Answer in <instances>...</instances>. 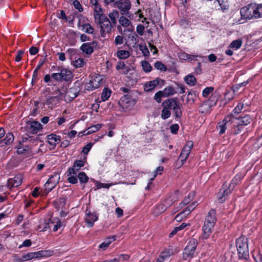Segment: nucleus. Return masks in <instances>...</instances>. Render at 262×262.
<instances>
[{
	"label": "nucleus",
	"instance_id": "obj_27",
	"mask_svg": "<svg viewBox=\"0 0 262 262\" xmlns=\"http://www.w3.org/2000/svg\"><path fill=\"white\" fill-rule=\"evenodd\" d=\"M47 139L48 143L53 147H55L57 143L60 142V137L52 134L47 136Z\"/></svg>",
	"mask_w": 262,
	"mask_h": 262
},
{
	"label": "nucleus",
	"instance_id": "obj_64",
	"mask_svg": "<svg viewBox=\"0 0 262 262\" xmlns=\"http://www.w3.org/2000/svg\"><path fill=\"white\" fill-rule=\"evenodd\" d=\"M93 146V144L92 143H89L86 144L82 149V152L85 155H87L90 150H91L92 147Z\"/></svg>",
	"mask_w": 262,
	"mask_h": 262
},
{
	"label": "nucleus",
	"instance_id": "obj_62",
	"mask_svg": "<svg viewBox=\"0 0 262 262\" xmlns=\"http://www.w3.org/2000/svg\"><path fill=\"white\" fill-rule=\"evenodd\" d=\"M32 244V242L30 239H26L24 241L22 244L18 246L19 249H21L23 247H29Z\"/></svg>",
	"mask_w": 262,
	"mask_h": 262
},
{
	"label": "nucleus",
	"instance_id": "obj_52",
	"mask_svg": "<svg viewBox=\"0 0 262 262\" xmlns=\"http://www.w3.org/2000/svg\"><path fill=\"white\" fill-rule=\"evenodd\" d=\"M245 83H241L238 84H236L234 85H233L232 87V90L231 91L233 92V93L234 95L237 94L238 93V90L242 86H245V84H244Z\"/></svg>",
	"mask_w": 262,
	"mask_h": 262
},
{
	"label": "nucleus",
	"instance_id": "obj_59",
	"mask_svg": "<svg viewBox=\"0 0 262 262\" xmlns=\"http://www.w3.org/2000/svg\"><path fill=\"white\" fill-rule=\"evenodd\" d=\"M129 255L126 254H121L118 255L116 257L118 262L123 260H128L129 258Z\"/></svg>",
	"mask_w": 262,
	"mask_h": 262
},
{
	"label": "nucleus",
	"instance_id": "obj_24",
	"mask_svg": "<svg viewBox=\"0 0 262 262\" xmlns=\"http://www.w3.org/2000/svg\"><path fill=\"white\" fill-rule=\"evenodd\" d=\"M98 216L95 212H86L85 216V222L88 227H92L98 220Z\"/></svg>",
	"mask_w": 262,
	"mask_h": 262
},
{
	"label": "nucleus",
	"instance_id": "obj_49",
	"mask_svg": "<svg viewBox=\"0 0 262 262\" xmlns=\"http://www.w3.org/2000/svg\"><path fill=\"white\" fill-rule=\"evenodd\" d=\"M155 67L161 71H166L167 70L166 66L160 61H156L155 63Z\"/></svg>",
	"mask_w": 262,
	"mask_h": 262
},
{
	"label": "nucleus",
	"instance_id": "obj_16",
	"mask_svg": "<svg viewBox=\"0 0 262 262\" xmlns=\"http://www.w3.org/2000/svg\"><path fill=\"white\" fill-rule=\"evenodd\" d=\"M171 98L164 100L162 103V110L161 117L165 120L170 117L171 115Z\"/></svg>",
	"mask_w": 262,
	"mask_h": 262
},
{
	"label": "nucleus",
	"instance_id": "obj_61",
	"mask_svg": "<svg viewBox=\"0 0 262 262\" xmlns=\"http://www.w3.org/2000/svg\"><path fill=\"white\" fill-rule=\"evenodd\" d=\"M179 128L177 124H172L170 127V132L172 134H177Z\"/></svg>",
	"mask_w": 262,
	"mask_h": 262
},
{
	"label": "nucleus",
	"instance_id": "obj_1",
	"mask_svg": "<svg viewBox=\"0 0 262 262\" xmlns=\"http://www.w3.org/2000/svg\"><path fill=\"white\" fill-rule=\"evenodd\" d=\"M216 221V211L212 209L208 213L203 227L202 237L203 238L207 239L209 237Z\"/></svg>",
	"mask_w": 262,
	"mask_h": 262
},
{
	"label": "nucleus",
	"instance_id": "obj_44",
	"mask_svg": "<svg viewBox=\"0 0 262 262\" xmlns=\"http://www.w3.org/2000/svg\"><path fill=\"white\" fill-rule=\"evenodd\" d=\"M82 30L89 34H93L94 31V28L89 24H85L82 26Z\"/></svg>",
	"mask_w": 262,
	"mask_h": 262
},
{
	"label": "nucleus",
	"instance_id": "obj_43",
	"mask_svg": "<svg viewBox=\"0 0 262 262\" xmlns=\"http://www.w3.org/2000/svg\"><path fill=\"white\" fill-rule=\"evenodd\" d=\"M67 177H68V181L69 183L75 184L77 183V174H69V170L67 172Z\"/></svg>",
	"mask_w": 262,
	"mask_h": 262
},
{
	"label": "nucleus",
	"instance_id": "obj_7",
	"mask_svg": "<svg viewBox=\"0 0 262 262\" xmlns=\"http://www.w3.org/2000/svg\"><path fill=\"white\" fill-rule=\"evenodd\" d=\"M114 6L117 8L122 15L130 16L129 10L131 8V3L129 0H119L114 4Z\"/></svg>",
	"mask_w": 262,
	"mask_h": 262
},
{
	"label": "nucleus",
	"instance_id": "obj_39",
	"mask_svg": "<svg viewBox=\"0 0 262 262\" xmlns=\"http://www.w3.org/2000/svg\"><path fill=\"white\" fill-rule=\"evenodd\" d=\"M256 18L262 17V4L255 5Z\"/></svg>",
	"mask_w": 262,
	"mask_h": 262
},
{
	"label": "nucleus",
	"instance_id": "obj_20",
	"mask_svg": "<svg viewBox=\"0 0 262 262\" xmlns=\"http://www.w3.org/2000/svg\"><path fill=\"white\" fill-rule=\"evenodd\" d=\"M57 91V95L50 97L47 99L46 104L47 105H51V106H53L56 105L59 100L62 99L63 95L65 92L64 88H62L60 90L59 88H58Z\"/></svg>",
	"mask_w": 262,
	"mask_h": 262
},
{
	"label": "nucleus",
	"instance_id": "obj_46",
	"mask_svg": "<svg viewBox=\"0 0 262 262\" xmlns=\"http://www.w3.org/2000/svg\"><path fill=\"white\" fill-rule=\"evenodd\" d=\"M99 86L98 83L96 85H94V83H84V89L89 91H93Z\"/></svg>",
	"mask_w": 262,
	"mask_h": 262
},
{
	"label": "nucleus",
	"instance_id": "obj_33",
	"mask_svg": "<svg viewBox=\"0 0 262 262\" xmlns=\"http://www.w3.org/2000/svg\"><path fill=\"white\" fill-rule=\"evenodd\" d=\"M102 127V125L100 124H97L96 125H93L87 129V130L84 131V135H89L92 133H95L96 131L98 130Z\"/></svg>",
	"mask_w": 262,
	"mask_h": 262
},
{
	"label": "nucleus",
	"instance_id": "obj_38",
	"mask_svg": "<svg viewBox=\"0 0 262 262\" xmlns=\"http://www.w3.org/2000/svg\"><path fill=\"white\" fill-rule=\"evenodd\" d=\"M77 178L81 183H86L89 180V177L84 172H79L78 174Z\"/></svg>",
	"mask_w": 262,
	"mask_h": 262
},
{
	"label": "nucleus",
	"instance_id": "obj_9",
	"mask_svg": "<svg viewBox=\"0 0 262 262\" xmlns=\"http://www.w3.org/2000/svg\"><path fill=\"white\" fill-rule=\"evenodd\" d=\"M255 5L250 4L243 7L240 11L242 18L251 19L256 18Z\"/></svg>",
	"mask_w": 262,
	"mask_h": 262
},
{
	"label": "nucleus",
	"instance_id": "obj_48",
	"mask_svg": "<svg viewBox=\"0 0 262 262\" xmlns=\"http://www.w3.org/2000/svg\"><path fill=\"white\" fill-rule=\"evenodd\" d=\"M139 48L140 50L141 51L143 56H148L149 55V51L145 45H139Z\"/></svg>",
	"mask_w": 262,
	"mask_h": 262
},
{
	"label": "nucleus",
	"instance_id": "obj_3",
	"mask_svg": "<svg viewBox=\"0 0 262 262\" xmlns=\"http://www.w3.org/2000/svg\"><path fill=\"white\" fill-rule=\"evenodd\" d=\"M95 21L100 25V35L103 37L105 36L106 33H110L114 25L105 15H96Z\"/></svg>",
	"mask_w": 262,
	"mask_h": 262
},
{
	"label": "nucleus",
	"instance_id": "obj_37",
	"mask_svg": "<svg viewBox=\"0 0 262 262\" xmlns=\"http://www.w3.org/2000/svg\"><path fill=\"white\" fill-rule=\"evenodd\" d=\"M231 124H233L232 132L234 135L239 134L243 129L244 126L242 125H236V123H235V122H231Z\"/></svg>",
	"mask_w": 262,
	"mask_h": 262
},
{
	"label": "nucleus",
	"instance_id": "obj_63",
	"mask_svg": "<svg viewBox=\"0 0 262 262\" xmlns=\"http://www.w3.org/2000/svg\"><path fill=\"white\" fill-rule=\"evenodd\" d=\"M184 80L185 82H196V78L193 75L189 74L185 77Z\"/></svg>",
	"mask_w": 262,
	"mask_h": 262
},
{
	"label": "nucleus",
	"instance_id": "obj_54",
	"mask_svg": "<svg viewBox=\"0 0 262 262\" xmlns=\"http://www.w3.org/2000/svg\"><path fill=\"white\" fill-rule=\"evenodd\" d=\"M244 104L242 103H238V105L234 108L231 114L235 115L238 114L243 108Z\"/></svg>",
	"mask_w": 262,
	"mask_h": 262
},
{
	"label": "nucleus",
	"instance_id": "obj_18",
	"mask_svg": "<svg viewBox=\"0 0 262 262\" xmlns=\"http://www.w3.org/2000/svg\"><path fill=\"white\" fill-rule=\"evenodd\" d=\"M171 108L173 111L175 118L177 120L180 119L182 113L181 111L182 105L176 99L171 98Z\"/></svg>",
	"mask_w": 262,
	"mask_h": 262
},
{
	"label": "nucleus",
	"instance_id": "obj_11",
	"mask_svg": "<svg viewBox=\"0 0 262 262\" xmlns=\"http://www.w3.org/2000/svg\"><path fill=\"white\" fill-rule=\"evenodd\" d=\"M119 104L123 109L130 110L136 104V101L130 96L125 95L120 99Z\"/></svg>",
	"mask_w": 262,
	"mask_h": 262
},
{
	"label": "nucleus",
	"instance_id": "obj_13",
	"mask_svg": "<svg viewBox=\"0 0 262 262\" xmlns=\"http://www.w3.org/2000/svg\"><path fill=\"white\" fill-rule=\"evenodd\" d=\"M193 143L192 141H189L187 142L186 144L183 147L181 153L179 156V159H181L182 164H183L186 161L188 156H189L191 149L193 147Z\"/></svg>",
	"mask_w": 262,
	"mask_h": 262
},
{
	"label": "nucleus",
	"instance_id": "obj_5",
	"mask_svg": "<svg viewBox=\"0 0 262 262\" xmlns=\"http://www.w3.org/2000/svg\"><path fill=\"white\" fill-rule=\"evenodd\" d=\"M52 69L53 71H56L57 72L53 73L51 75V77L57 81H69L73 77V74L72 72L65 68L62 67H52Z\"/></svg>",
	"mask_w": 262,
	"mask_h": 262
},
{
	"label": "nucleus",
	"instance_id": "obj_56",
	"mask_svg": "<svg viewBox=\"0 0 262 262\" xmlns=\"http://www.w3.org/2000/svg\"><path fill=\"white\" fill-rule=\"evenodd\" d=\"M84 64V60L82 58H79L76 60L73 63V66L77 68L82 67Z\"/></svg>",
	"mask_w": 262,
	"mask_h": 262
},
{
	"label": "nucleus",
	"instance_id": "obj_4",
	"mask_svg": "<svg viewBox=\"0 0 262 262\" xmlns=\"http://www.w3.org/2000/svg\"><path fill=\"white\" fill-rule=\"evenodd\" d=\"M220 94L216 92L212 94L210 98L204 101L199 107V112L202 114L210 112L212 107L215 106L219 99Z\"/></svg>",
	"mask_w": 262,
	"mask_h": 262
},
{
	"label": "nucleus",
	"instance_id": "obj_50",
	"mask_svg": "<svg viewBox=\"0 0 262 262\" xmlns=\"http://www.w3.org/2000/svg\"><path fill=\"white\" fill-rule=\"evenodd\" d=\"M195 95L189 92L187 96V103L190 104H192L195 101Z\"/></svg>",
	"mask_w": 262,
	"mask_h": 262
},
{
	"label": "nucleus",
	"instance_id": "obj_26",
	"mask_svg": "<svg viewBox=\"0 0 262 262\" xmlns=\"http://www.w3.org/2000/svg\"><path fill=\"white\" fill-rule=\"evenodd\" d=\"M227 187L224 185L223 187L220 189L217 194V199L220 203L224 202L226 199V196L231 192Z\"/></svg>",
	"mask_w": 262,
	"mask_h": 262
},
{
	"label": "nucleus",
	"instance_id": "obj_51",
	"mask_svg": "<svg viewBox=\"0 0 262 262\" xmlns=\"http://www.w3.org/2000/svg\"><path fill=\"white\" fill-rule=\"evenodd\" d=\"M142 66L143 70L146 72H150L152 69V67L149 63L146 61L142 62Z\"/></svg>",
	"mask_w": 262,
	"mask_h": 262
},
{
	"label": "nucleus",
	"instance_id": "obj_21",
	"mask_svg": "<svg viewBox=\"0 0 262 262\" xmlns=\"http://www.w3.org/2000/svg\"><path fill=\"white\" fill-rule=\"evenodd\" d=\"M178 251L176 249L167 248L162 251L158 258L162 262L168 261L170 256L177 253Z\"/></svg>",
	"mask_w": 262,
	"mask_h": 262
},
{
	"label": "nucleus",
	"instance_id": "obj_36",
	"mask_svg": "<svg viewBox=\"0 0 262 262\" xmlns=\"http://www.w3.org/2000/svg\"><path fill=\"white\" fill-rule=\"evenodd\" d=\"M119 24L124 27H128L131 25V21L126 17L122 16L119 19Z\"/></svg>",
	"mask_w": 262,
	"mask_h": 262
},
{
	"label": "nucleus",
	"instance_id": "obj_41",
	"mask_svg": "<svg viewBox=\"0 0 262 262\" xmlns=\"http://www.w3.org/2000/svg\"><path fill=\"white\" fill-rule=\"evenodd\" d=\"M214 91V88L212 86L207 87L203 90L202 95L204 97H207L210 94H214L213 93Z\"/></svg>",
	"mask_w": 262,
	"mask_h": 262
},
{
	"label": "nucleus",
	"instance_id": "obj_53",
	"mask_svg": "<svg viewBox=\"0 0 262 262\" xmlns=\"http://www.w3.org/2000/svg\"><path fill=\"white\" fill-rule=\"evenodd\" d=\"M124 42V38L122 36L117 35L115 39L114 44L117 46L123 44Z\"/></svg>",
	"mask_w": 262,
	"mask_h": 262
},
{
	"label": "nucleus",
	"instance_id": "obj_29",
	"mask_svg": "<svg viewBox=\"0 0 262 262\" xmlns=\"http://www.w3.org/2000/svg\"><path fill=\"white\" fill-rule=\"evenodd\" d=\"M42 128L40 123L37 121H32L30 124L29 129L32 134H35Z\"/></svg>",
	"mask_w": 262,
	"mask_h": 262
},
{
	"label": "nucleus",
	"instance_id": "obj_60",
	"mask_svg": "<svg viewBox=\"0 0 262 262\" xmlns=\"http://www.w3.org/2000/svg\"><path fill=\"white\" fill-rule=\"evenodd\" d=\"M179 57L182 59H191V60H194L195 58V56H192V57L190 58L191 57V55H189V54H186V53H180L179 55Z\"/></svg>",
	"mask_w": 262,
	"mask_h": 262
},
{
	"label": "nucleus",
	"instance_id": "obj_45",
	"mask_svg": "<svg viewBox=\"0 0 262 262\" xmlns=\"http://www.w3.org/2000/svg\"><path fill=\"white\" fill-rule=\"evenodd\" d=\"M31 150V147L28 145L20 146L17 147V152L18 154H23L26 152H29Z\"/></svg>",
	"mask_w": 262,
	"mask_h": 262
},
{
	"label": "nucleus",
	"instance_id": "obj_31",
	"mask_svg": "<svg viewBox=\"0 0 262 262\" xmlns=\"http://www.w3.org/2000/svg\"><path fill=\"white\" fill-rule=\"evenodd\" d=\"M112 94V91L107 88H104L102 91L101 96V101L100 102H104L107 100L110 97Z\"/></svg>",
	"mask_w": 262,
	"mask_h": 262
},
{
	"label": "nucleus",
	"instance_id": "obj_10",
	"mask_svg": "<svg viewBox=\"0 0 262 262\" xmlns=\"http://www.w3.org/2000/svg\"><path fill=\"white\" fill-rule=\"evenodd\" d=\"M59 180L60 176L58 173H54L51 176L44 185L46 193H49L54 188L58 183Z\"/></svg>",
	"mask_w": 262,
	"mask_h": 262
},
{
	"label": "nucleus",
	"instance_id": "obj_14",
	"mask_svg": "<svg viewBox=\"0 0 262 262\" xmlns=\"http://www.w3.org/2000/svg\"><path fill=\"white\" fill-rule=\"evenodd\" d=\"M197 206L196 202H194L185 208L182 211L175 216V220L177 222L181 221L184 218L189 215Z\"/></svg>",
	"mask_w": 262,
	"mask_h": 262
},
{
	"label": "nucleus",
	"instance_id": "obj_42",
	"mask_svg": "<svg viewBox=\"0 0 262 262\" xmlns=\"http://www.w3.org/2000/svg\"><path fill=\"white\" fill-rule=\"evenodd\" d=\"M118 12L116 10H113V12L110 13L108 15V16L111 20V23H112L114 25H115L117 23L116 17L118 16Z\"/></svg>",
	"mask_w": 262,
	"mask_h": 262
},
{
	"label": "nucleus",
	"instance_id": "obj_25",
	"mask_svg": "<svg viewBox=\"0 0 262 262\" xmlns=\"http://www.w3.org/2000/svg\"><path fill=\"white\" fill-rule=\"evenodd\" d=\"M23 181V177L20 174H18L14 178L9 179L8 180L7 186L9 188L17 187L20 185Z\"/></svg>",
	"mask_w": 262,
	"mask_h": 262
},
{
	"label": "nucleus",
	"instance_id": "obj_6",
	"mask_svg": "<svg viewBox=\"0 0 262 262\" xmlns=\"http://www.w3.org/2000/svg\"><path fill=\"white\" fill-rule=\"evenodd\" d=\"M197 245L198 242L195 239L192 238L189 241L183 253L184 259L191 258L194 256Z\"/></svg>",
	"mask_w": 262,
	"mask_h": 262
},
{
	"label": "nucleus",
	"instance_id": "obj_28",
	"mask_svg": "<svg viewBox=\"0 0 262 262\" xmlns=\"http://www.w3.org/2000/svg\"><path fill=\"white\" fill-rule=\"evenodd\" d=\"M14 141V136L11 133H8L6 135L4 139L0 141V146H3L5 145H9Z\"/></svg>",
	"mask_w": 262,
	"mask_h": 262
},
{
	"label": "nucleus",
	"instance_id": "obj_8",
	"mask_svg": "<svg viewBox=\"0 0 262 262\" xmlns=\"http://www.w3.org/2000/svg\"><path fill=\"white\" fill-rule=\"evenodd\" d=\"M53 253V251L50 250H41L37 252L28 253L23 255L22 258L23 260L26 261L35 258L49 257L52 255Z\"/></svg>",
	"mask_w": 262,
	"mask_h": 262
},
{
	"label": "nucleus",
	"instance_id": "obj_34",
	"mask_svg": "<svg viewBox=\"0 0 262 262\" xmlns=\"http://www.w3.org/2000/svg\"><path fill=\"white\" fill-rule=\"evenodd\" d=\"M163 170V167L159 166L157 168L156 170L154 172V175L152 178L150 179V182L148 183L147 186L146 187L145 189L146 190H148L150 187V185L151 184V182L154 180L155 178L157 176L158 173L161 174L162 171Z\"/></svg>",
	"mask_w": 262,
	"mask_h": 262
},
{
	"label": "nucleus",
	"instance_id": "obj_22",
	"mask_svg": "<svg viewBox=\"0 0 262 262\" xmlns=\"http://www.w3.org/2000/svg\"><path fill=\"white\" fill-rule=\"evenodd\" d=\"M79 90L76 87L69 89L64 95V99L67 102L72 101L78 95Z\"/></svg>",
	"mask_w": 262,
	"mask_h": 262
},
{
	"label": "nucleus",
	"instance_id": "obj_30",
	"mask_svg": "<svg viewBox=\"0 0 262 262\" xmlns=\"http://www.w3.org/2000/svg\"><path fill=\"white\" fill-rule=\"evenodd\" d=\"M116 237L115 236L108 237L103 242L99 245V248L102 249L103 250H104L110 246L112 242L114 241Z\"/></svg>",
	"mask_w": 262,
	"mask_h": 262
},
{
	"label": "nucleus",
	"instance_id": "obj_32",
	"mask_svg": "<svg viewBox=\"0 0 262 262\" xmlns=\"http://www.w3.org/2000/svg\"><path fill=\"white\" fill-rule=\"evenodd\" d=\"M116 56L121 59H125L130 56V52L127 50H119L116 53Z\"/></svg>",
	"mask_w": 262,
	"mask_h": 262
},
{
	"label": "nucleus",
	"instance_id": "obj_57",
	"mask_svg": "<svg viewBox=\"0 0 262 262\" xmlns=\"http://www.w3.org/2000/svg\"><path fill=\"white\" fill-rule=\"evenodd\" d=\"M164 97V94L162 91H160L156 93L154 96V99L158 103H160L161 102V97Z\"/></svg>",
	"mask_w": 262,
	"mask_h": 262
},
{
	"label": "nucleus",
	"instance_id": "obj_47",
	"mask_svg": "<svg viewBox=\"0 0 262 262\" xmlns=\"http://www.w3.org/2000/svg\"><path fill=\"white\" fill-rule=\"evenodd\" d=\"M94 16L95 18V16L96 15H98L99 16L100 15H104L103 14L101 13L102 11V9L98 4L97 5H95L94 6Z\"/></svg>",
	"mask_w": 262,
	"mask_h": 262
},
{
	"label": "nucleus",
	"instance_id": "obj_12",
	"mask_svg": "<svg viewBox=\"0 0 262 262\" xmlns=\"http://www.w3.org/2000/svg\"><path fill=\"white\" fill-rule=\"evenodd\" d=\"M231 122H232V115L230 114L226 116L222 121L218 123L217 127L220 129L219 134L220 135L225 133L226 130L231 126Z\"/></svg>",
	"mask_w": 262,
	"mask_h": 262
},
{
	"label": "nucleus",
	"instance_id": "obj_15",
	"mask_svg": "<svg viewBox=\"0 0 262 262\" xmlns=\"http://www.w3.org/2000/svg\"><path fill=\"white\" fill-rule=\"evenodd\" d=\"M174 201L171 198L170 196L166 198L162 204L157 206L155 208V211L154 213L156 215L161 213L165 211L167 208L170 207L173 203Z\"/></svg>",
	"mask_w": 262,
	"mask_h": 262
},
{
	"label": "nucleus",
	"instance_id": "obj_19",
	"mask_svg": "<svg viewBox=\"0 0 262 262\" xmlns=\"http://www.w3.org/2000/svg\"><path fill=\"white\" fill-rule=\"evenodd\" d=\"M230 115H232V122H235L237 125H242L244 126L249 124L252 121V117L249 115H246L238 118L234 117L233 114H231Z\"/></svg>",
	"mask_w": 262,
	"mask_h": 262
},
{
	"label": "nucleus",
	"instance_id": "obj_58",
	"mask_svg": "<svg viewBox=\"0 0 262 262\" xmlns=\"http://www.w3.org/2000/svg\"><path fill=\"white\" fill-rule=\"evenodd\" d=\"M73 5L74 8L78 10L79 12H82L83 11V8L81 6L80 2L78 0H75L73 2Z\"/></svg>",
	"mask_w": 262,
	"mask_h": 262
},
{
	"label": "nucleus",
	"instance_id": "obj_17",
	"mask_svg": "<svg viewBox=\"0 0 262 262\" xmlns=\"http://www.w3.org/2000/svg\"><path fill=\"white\" fill-rule=\"evenodd\" d=\"M98 46V42L96 40L92 42L83 43L81 46L80 49L83 53L86 55L92 54Z\"/></svg>",
	"mask_w": 262,
	"mask_h": 262
},
{
	"label": "nucleus",
	"instance_id": "obj_2",
	"mask_svg": "<svg viewBox=\"0 0 262 262\" xmlns=\"http://www.w3.org/2000/svg\"><path fill=\"white\" fill-rule=\"evenodd\" d=\"M236 246L239 258L247 259L249 257L248 238L246 236L239 237L236 240Z\"/></svg>",
	"mask_w": 262,
	"mask_h": 262
},
{
	"label": "nucleus",
	"instance_id": "obj_35",
	"mask_svg": "<svg viewBox=\"0 0 262 262\" xmlns=\"http://www.w3.org/2000/svg\"><path fill=\"white\" fill-rule=\"evenodd\" d=\"M164 94V97H168L170 95H173L176 93L175 89L172 86H168L163 91H162Z\"/></svg>",
	"mask_w": 262,
	"mask_h": 262
},
{
	"label": "nucleus",
	"instance_id": "obj_55",
	"mask_svg": "<svg viewBox=\"0 0 262 262\" xmlns=\"http://www.w3.org/2000/svg\"><path fill=\"white\" fill-rule=\"evenodd\" d=\"M157 85L155 83H146L144 86V89L146 91H150L153 90Z\"/></svg>",
	"mask_w": 262,
	"mask_h": 262
},
{
	"label": "nucleus",
	"instance_id": "obj_23",
	"mask_svg": "<svg viewBox=\"0 0 262 262\" xmlns=\"http://www.w3.org/2000/svg\"><path fill=\"white\" fill-rule=\"evenodd\" d=\"M85 162L81 160H76L72 167L68 168L69 174H77L81 169V167L84 166Z\"/></svg>",
	"mask_w": 262,
	"mask_h": 262
},
{
	"label": "nucleus",
	"instance_id": "obj_40",
	"mask_svg": "<svg viewBox=\"0 0 262 262\" xmlns=\"http://www.w3.org/2000/svg\"><path fill=\"white\" fill-rule=\"evenodd\" d=\"M242 40L240 39L233 40L229 45V47L234 48L236 50L238 49L242 46Z\"/></svg>",
	"mask_w": 262,
	"mask_h": 262
}]
</instances>
